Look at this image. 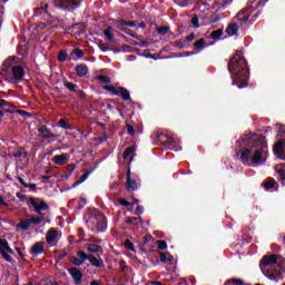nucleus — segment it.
Returning a JSON list of instances; mask_svg holds the SVG:
<instances>
[{
    "label": "nucleus",
    "instance_id": "nucleus-63",
    "mask_svg": "<svg viewBox=\"0 0 285 285\" xmlns=\"http://www.w3.org/2000/svg\"><path fill=\"white\" fill-rule=\"evenodd\" d=\"M3 117V112L0 110V119Z\"/></svg>",
    "mask_w": 285,
    "mask_h": 285
},
{
    "label": "nucleus",
    "instance_id": "nucleus-55",
    "mask_svg": "<svg viewBox=\"0 0 285 285\" xmlns=\"http://www.w3.org/2000/svg\"><path fill=\"white\" fill-rule=\"evenodd\" d=\"M193 39H195V36H188L187 37V41H193Z\"/></svg>",
    "mask_w": 285,
    "mask_h": 285
},
{
    "label": "nucleus",
    "instance_id": "nucleus-14",
    "mask_svg": "<svg viewBox=\"0 0 285 285\" xmlns=\"http://www.w3.org/2000/svg\"><path fill=\"white\" fill-rule=\"evenodd\" d=\"M238 31L239 26H237V22L230 23L226 29V32L229 37H235V35H237Z\"/></svg>",
    "mask_w": 285,
    "mask_h": 285
},
{
    "label": "nucleus",
    "instance_id": "nucleus-23",
    "mask_svg": "<svg viewBox=\"0 0 285 285\" xmlns=\"http://www.w3.org/2000/svg\"><path fill=\"white\" fill-rule=\"evenodd\" d=\"M194 48L197 50H204L206 48V40L204 38H200L196 42H194Z\"/></svg>",
    "mask_w": 285,
    "mask_h": 285
},
{
    "label": "nucleus",
    "instance_id": "nucleus-42",
    "mask_svg": "<svg viewBox=\"0 0 285 285\" xmlns=\"http://www.w3.org/2000/svg\"><path fill=\"white\" fill-rule=\"evenodd\" d=\"M97 79L98 81H102V83H110V78L107 76H98Z\"/></svg>",
    "mask_w": 285,
    "mask_h": 285
},
{
    "label": "nucleus",
    "instance_id": "nucleus-22",
    "mask_svg": "<svg viewBox=\"0 0 285 285\" xmlns=\"http://www.w3.org/2000/svg\"><path fill=\"white\" fill-rule=\"evenodd\" d=\"M118 97H121L125 101H130V92L124 87H120Z\"/></svg>",
    "mask_w": 285,
    "mask_h": 285
},
{
    "label": "nucleus",
    "instance_id": "nucleus-39",
    "mask_svg": "<svg viewBox=\"0 0 285 285\" xmlns=\"http://www.w3.org/2000/svg\"><path fill=\"white\" fill-rule=\"evenodd\" d=\"M88 177H90V171L85 173L80 179L77 181V184H83V181H86V179H88Z\"/></svg>",
    "mask_w": 285,
    "mask_h": 285
},
{
    "label": "nucleus",
    "instance_id": "nucleus-62",
    "mask_svg": "<svg viewBox=\"0 0 285 285\" xmlns=\"http://www.w3.org/2000/svg\"><path fill=\"white\" fill-rule=\"evenodd\" d=\"M1 3H8V0H0Z\"/></svg>",
    "mask_w": 285,
    "mask_h": 285
},
{
    "label": "nucleus",
    "instance_id": "nucleus-49",
    "mask_svg": "<svg viewBox=\"0 0 285 285\" xmlns=\"http://www.w3.org/2000/svg\"><path fill=\"white\" fill-rule=\"evenodd\" d=\"M0 206H8V203L0 196Z\"/></svg>",
    "mask_w": 285,
    "mask_h": 285
},
{
    "label": "nucleus",
    "instance_id": "nucleus-15",
    "mask_svg": "<svg viewBox=\"0 0 285 285\" xmlns=\"http://www.w3.org/2000/svg\"><path fill=\"white\" fill-rule=\"evenodd\" d=\"M99 222H100V224L97 225V229L100 230L101 233H104L106 230V228H108V220L106 219V216L100 215Z\"/></svg>",
    "mask_w": 285,
    "mask_h": 285
},
{
    "label": "nucleus",
    "instance_id": "nucleus-45",
    "mask_svg": "<svg viewBox=\"0 0 285 285\" xmlns=\"http://www.w3.org/2000/svg\"><path fill=\"white\" fill-rule=\"evenodd\" d=\"M47 26H50V23L41 22L36 26V30H43Z\"/></svg>",
    "mask_w": 285,
    "mask_h": 285
},
{
    "label": "nucleus",
    "instance_id": "nucleus-61",
    "mask_svg": "<svg viewBox=\"0 0 285 285\" xmlns=\"http://www.w3.org/2000/svg\"><path fill=\"white\" fill-rule=\"evenodd\" d=\"M153 284L154 285H161V283H159V282H154Z\"/></svg>",
    "mask_w": 285,
    "mask_h": 285
},
{
    "label": "nucleus",
    "instance_id": "nucleus-26",
    "mask_svg": "<svg viewBox=\"0 0 285 285\" xmlns=\"http://www.w3.org/2000/svg\"><path fill=\"white\" fill-rule=\"evenodd\" d=\"M89 262H90L91 266H96V268H101V262H99V259H97V257L89 256Z\"/></svg>",
    "mask_w": 285,
    "mask_h": 285
},
{
    "label": "nucleus",
    "instance_id": "nucleus-18",
    "mask_svg": "<svg viewBox=\"0 0 285 285\" xmlns=\"http://www.w3.org/2000/svg\"><path fill=\"white\" fill-rule=\"evenodd\" d=\"M39 132H40L41 137H43V139L55 138V135L52 132H50L49 129L46 127L39 128Z\"/></svg>",
    "mask_w": 285,
    "mask_h": 285
},
{
    "label": "nucleus",
    "instance_id": "nucleus-19",
    "mask_svg": "<svg viewBox=\"0 0 285 285\" xmlns=\"http://www.w3.org/2000/svg\"><path fill=\"white\" fill-rule=\"evenodd\" d=\"M43 219H45L43 214H38L37 217L29 218V222H30L31 226H39V224H41V222H43Z\"/></svg>",
    "mask_w": 285,
    "mask_h": 285
},
{
    "label": "nucleus",
    "instance_id": "nucleus-40",
    "mask_svg": "<svg viewBox=\"0 0 285 285\" xmlns=\"http://www.w3.org/2000/svg\"><path fill=\"white\" fill-rule=\"evenodd\" d=\"M68 57V53L66 51H60L58 55L59 61H66V58Z\"/></svg>",
    "mask_w": 285,
    "mask_h": 285
},
{
    "label": "nucleus",
    "instance_id": "nucleus-60",
    "mask_svg": "<svg viewBox=\"0 0 285 285\" xmlns=\"http://www.w3.org/2000/svg\"><path fill=\"white\" fill-rule=\"evenodd\" d=\"M141 207H137V213H142Z\"/></svg>",
    "mask_w": 285,
    "mask_h": 285
},
{
    "label": "nucleus",
    "instance_id": "nucleus-33",
    "mask_svg": "<svg viewBox=\"0 0 285 285\" xmlns=\"http://www.w3.org/2000/svg\"><path fill=\"white\" fill-rule=\"evenodd\" d=\"M170 27H159L157 29L158 35H168Z\"/></svg>",
    "mask_w": 285,
    "mask_h": 285
},
{
    "label": "nucleus",
    "instance_id": "nucleus-56",
    "mask_svg": "<svg viewBox=\"0 0 285 285\" xmlns=\"http://www.w3.org/2000/svg\"><path fill=\"white\" fill-rule=\"evenodd\" d=\"M217 21H219V16H217V17L213 20V23H217Z\"/></svg>",
    "mask_w": 285,
    "mask_h": 285
},
{
    "label": "nucleus",
    "instance_id": "nucleus-36",
    "mask_svg": "<svg viewBox=\"0 0 285 285\" xmlns=\"http://www.w3.org/2000/svg\"><path fill=\"white\" fill-rule=\"evenodd\" d=\"M59 126H60V128H63L65 130H70V126L68 125V122H66L65 119L59 120Z\"/></svg>",
    "mask_w": 285,
    "mask_h": 285
},
{
    "label": "nucleus",
    "instance_id": "nucleus-13",
    "mask_svg": "<svg viewBox=\"0 0 285 285\" xmlns=\"http://www.w3.org/2000/svg\"><path fill=\"white\" fill-rule=\"evenodd\" d=\"M53 164H56V166H63V164L68 163V156L67 155H56L53 156L52 159Z\"/></svg>",
    "mask_w": 285,
    "mask_h": 285
},
{
    "label": "nucleus",
    "instance_id": "nucleus-31",
    "mask_svg": "<svg viewBox=\"0 0 285 285\" xmlns=\"http://www.w3.org/2000/svg\"><path fill=\"white\" fill-rule=\"evenodd\" d=\"M265 188L266 190H271V188H273L275 186V179L271 178L265 183Z\"/></svg>",
    "mask_w": 285,
    "mask_h": 285
},
{
    "label": "nucleus",
    "instance_id": "nucleus-20",
    "mask_svg": "<svg viewBox=\"0 0 285 285\" xmlns=\"http://www.w3.org/2000/svg\"><path fill=\"white\" fill-rule=\"evenodd\" d=\"M160 262H163V264H173V255L169 253H160Z\"/></svg>",
    "mask_w": 285,
    "mask_h": 285
},
{
    "label": "nucleus",
    "instance_id": "nucleus-6",
    "mask_svg": "<svg viewBox=\"0 0 285 285\" xmlns=\"http://www.w3.org/2000/svg\"><path fill=\"white\" fill-rule=\"evenodd\" d=\"M58 8H65L66 10H75L81 4V0H53Z\"/></svg>",
    "mask_w": 285,
    "mask_h": 285
},
{
    "label": "nucleus",
    "instance_id": "nucleus-54",
    "mask_svg": "<svg viewBox=\"0 0 285 285\" xmlns=\"http://www.w3.org/2000/svg\"><path fill=\"white\" fill-rule=\"evenodd\" d=\"M18 181H20V184H22V186H28V185H26V181H23V178H18Z\"/></svg>",
    "mask_w": 285,
    "mask_h": 285
},
{
    "label": "nucleus",
    "instance_id": "nucleus-51",
    "mask_svg": "<svg viewBox=\"0 0 285 285\" xmlns=\"http://www.w3.org/2000/svg\"><path fill=\"white\" fill-rule=\"evenodd\" d=\"M17 253L18 255L23 259V257H26V255H23V253L21 252L20 248H17Z\"/></svg>",
    "mask_w": 285,
    "mask_h": 285
},
{
    "label": "nucleus",
    "instance_id": "nucleus-7",
    "mask_svg": "<svg viewBox=\"0 0 285 285\" xmlns=\"http://www.w3.org/2000/svg\"><path fill=\"white\" fill-rule=\"evenodd\" d=\"M28 206H31L38 215H41V210H48V204L39 198H30Z\"/></svg>",
    "mask_w": 285,
    "mask_h": 285
},
{
    "label": "nucleus",
    "instance_id": "nucleus-43",
    "mask_svg": "<svg viewBox=\"0 0 285 285\" xmlns=\"http://www.w3.org/2000/svg\"><path fill=\"white\" fill-rule=\"evenodd\" d=\"M73 55H76V57H77L78 59H81V57H83V50H81V49H75V50H73Z\"/></svg>",
    "mask_w": 285,
    "mask_h": 285
},
{
    "label": "nucleus",
    "instance_id": "nucleus-53",
    "mask_svg": "<svg viewBox=\"0 0 285 285\" xmlns=\"http://www.w3.org/2000/svg\"><path fill=\"white\" fill-rule=\"evenodd\" d=\"M90 285H101V282H99V281H92V282L90 283Z\"/></svg>",
    "mask_w": 285,
    "mask_h": 285
},
{
    "label": "nucleus",
    "instance_id": "nucleus-3",
    "mask_svg": "<svg viewBox=\"0 0 285 285\" xmlns=\"http://www.w3.org/2000/svg\"><path fill=\"white\" fill-rule=\"evenodd\" d=\"M262 273L269 279L282 277L285 273V267L279 268V257L275 254L266 255L261 262Z\"/></svg>",
    "mask_w": 285,
    "mask_h": 285
},
{
    "label": "nucleus",
    "instance_id": "nucleus-16",
    "mask_svg": "<svg viewBox=\"0 0 285 285\" xmlns=\"http://www.w3.org/2000/svg\"><path fill=\"white\" fill-rule=\"evenodd\" d=\"M76 72H77L78 77H86V75H88V66H86V65L77 66Z\"/></svg>",
    "mask_w": 285,
    "mask_h": 285
},
{
    "label": "nucleus",
    "instance_id": "nucleus-50",
    "mask_svg": "<svg viewBox=\"0 0 285 285\" xmlns=\"http://www.w3.org/2000/svg\"><path fill=\"white\" fill-rule=\"evenodd\" d=\"M8 105V101L0 99V106L1 108L6 107Z\"/></svg>",
    "mask_w": 285,
    "mask_h": 285
},
{
    "label": "nucleus",
    "instance_id": "nucleus-11",
    "mask_svg": "<svg viewBox=\"0 0 285 285\" xmlns=\"http://www.w3.org/2000/svg\"><path fill=\"white\" fill-rule=\"evenodd\" d=\"M59 239V232L55 228H51L47 232V244H55Z\"/></svg>",
    "mask_w": 285,
    "mask_h": 285
},
{
    "label": "nucleus",
    "instance_id": "nucleus-46",
    "mask_svg": "<svg viewBox=\"0 0 285 285\" xmlns=\"http://www.w3.org/2000/svg\"><path fill=\"white\" fill-rule=\"evenodd\" d=\"M40 10H41L42 12H46V10H48V3H43V4H41L40 8L37 9L38 12H40Z\"/></svg>",
    "mask_w": 285,
    "mask_h": 285
},
{
    "label": "nucleus",
    "instance_id": "nucleus-64",
    "mask_svg": "<svg viewBox=\"0 0 285 285\" xmlns=\"http://www.w3.org/2000/svg\"><path fill=\"white\" fill-rule=\"evenodd\" d=\"M76 186H79V184H77V181L73 184V188H76Z\"/></svg>",
    "mask_w": 285,
    "mask_h": 285
},
{
    "label": "nucleus",
    "instance_id": "nucleus-5",
    "mask_svg": "<svg viewBox=\"0 0 285 285\" xmlns=\"http://www.w3.org/2000/svg\"><path fill=\"white\" fill-rule=\"evenodd\" d=\"M0 255L3 257L6 262L12 264V255H14V250L8 244V240L0 238Z\"/></svg>",
    "mask_w": 285,
    "mask_h": 285
},
{
    "label": "nucleus",
    "instance_id": "nucleus-12",
    "mask_svg": "<svg viewBox=\"0 0 285 285\" xmlns=\"http://www.w3.org/2000/svg\"><path fill=\"white\" fill-rule=\"evenodd\" d=\"M45 246H46V243L43 242L36 243L31 247V255H41L43 253Z\"/></svg>",
    "mask_w": 285,
    "mask_h": 285
},
{
    "label": "nucleus",
    "instance_id": "nucleus-9",
    "mask_svg": "<svg viewBox=\"0 0 285 285\" xmlns=\"http://www.w3.org/2000/svg\"><path fill=\"white\" fill-rule=\"evenodd\" d=\"M274 153L278 159H283L285 161V142H276L274 145Z\"/></svg>",
    "mask_w": 285,
    "mask_h": 285
},
{
    "label": "nucleus",
    "instance_id": "nucleus-48",
    "mask_svg": "<svg viewBox=\"0 0 285 285\" xmlns=\"http://www.w3.org/2000/svg\"><path fill=\"white\" fill-rule=\"evenodd\" d=\"M119 204L121 206H130V203H128V200H126V199H119Z\"/></svg>",
    "mask_w": 285,
    "mask_h": 285
},
{
    "label": "nucleus",
    "instance_id": "nucleus-25",
    "mask_svg": "<svg viewBox=\"0 0 285 285\" xmlns=\"http://www.w3.org/2000/svg\"><path fill=\"white\" fill-rule=\"evenodd\" d=\"M105 90H108L112 95L119 96V90H121V87H115V86H105Z\"/></svg>",
    "mask_w": 285,
    "mask_h": 285
},
{
    "label": "nucleus",
    "instance_id": "nucleus-1",
    "mask_svg": "<svg viewBox=\"0 0 285 285\" xmlns=\"http://www.w3.org/2000/svg\"><path fill=\"white\" fill-rule=\"evenodd\" d=\"M228 70L234 86H238V88H246L248 86V65L240 51H237L229 60Z\"/></svg>",
    "mask_w": 285,
    "mask_h": 285
},
{
    "label": "nucleus",
    "instance_id": "nucleus-34",
    "mask_svg": "<svg viewBox=\"0 0 285 285\" xmlns=\"http://www.w3.org/2000/svg\"><path fill=\"white\" fill-rule=\"evenodd\" d=\"M157 246H158L159 250H166L168 248L166 240H158Z\"/></svg>",
    "mask_w": 285,
    "mask_h": 285
},
{
    "label": "nucleus",
    "instance_id": "nucleus-41",
    "mask_svg": "<svg viewBox=\"0 0 285 285\" xmlns=\"http://www.w3.org/2000/svg\"><path fill=\"white\" fill-rule=\"evenodd\" d=\"M65 87H67L70 92H75V88H77V86L72 82H65Z\"/></svg>",
    "mask_w": 285,
    "mask_h": 285
},
{
    "label": "nucleus",
    "instance_id": "nucleus-58",
    "mask_svg": "<svg viewBox=\"0 0 285 285\" xmlns=\"http://www.w3.org/2000/svg\"><path fill=\"white\" fill-rule=\"evenodd\" d=\"M20 115H28V112L23 111V110H20L19 111Z\"/></svg>",
    "mask_w": 285,
    "mask_h": 285
},
{
    "label": "nucleus",
    "instance_id": "nucleus-30",
    "mask_svg": "<svg viewBox=\"0 0 285 285\" xmlns=\"http://www.w3.org/2000/svg\"><path fill=\"white\" fill-rule=\"evenodd\" d=\"M105 37H107V39L109 41H112V27H108L105 32H104Z\"/></svg>",
    "mask_w": 285,
    "mask_h": 285
},
{
    "label": "nucleus",
    "instance_id": "nucleus-8",
    "mask_svg": "<svg viewBox=\"0 0 285 285\" xmlns=\"http://www.w3.org/2000/svg\"><path fill=\"white\" fill-rule=\"evenodd\" d=\"M137 188H139V180L137 179V177H132L130 174V169H128L126 189L128 190V193H135Z\"/></svg>",
    "mask_w": 285,
    "mask_h": 285
},
{
    "label": "nucleus",
    "instance_id": "nucleus-59",
    "mask_svg": "<svg viewBox=\"0 0 285 285\" xmlns=\"http://www.w3.org/2000/svg\"><path fill=\"white\" fill-rule=\"evenodd\" d=\"M80 204H86L85 198H80Z\"/></svg>",
    "mask_w": 285,
    "mask_h": 285
},
{
    "label": "nucleus",
    "instance_id": "nucleus-52",
    "mask_svg": "<svg viewBox=\"0 0 285 285\" xmlns=\"http://www.w3.org/2000/svg\"><path fill=\"white\" fill-rule=\"evenodd\" d=\"M126 26H129V28H135L136 23L131 21V22H127Z\"/></svg>",
    "mask_w": 285,
    "mask_h": 285
},
{
    "label": "nucleus",
    "instance_id": "nucleus-24",
    "mask_svg": "<svg viewBox=\"0 0 285 285\" xmlns=\"http://www.w3.org/2000/svg\"><path fill=\"white\" fill-rule=\"evenodd\" d=\"M87 250L89 253H101L102 248H101V246H99L97 244H89L87 247Z\"/></svg>",
    "mask_w": 285,
    "mask_h": 285
},
{
    "label": "nucleus",
    "instance_id": "nucleus-47",
    "mask_svg": "<svg viewBox=\"0 0 285 285\" xmlns=\"http://www.w3.org/2000/svg\"><path fill=\"white\" fill-rule=\"evenodd\" d=\"M127 132H128V135H135V128H132V126L128 125Z\"/></svg>",
    "mask_w": 285,
    "mask_h": 285
},
{
    "label": "nucleus",
    "instance_id": "nucleus-35",
    "mask_svg": "<svg viewBox=\"0 0 285 285\" xmlns=\"http://www.w3.org/2000/svg\"><path fill=\"white\" fill-rule=\"evenodd\" d=\"M277 175H278V179H281V181L285 180V166H284V168L277 170Z\"/></svg>",
    "mask_w": 285,
    "mask_h": 285
},
{
    "label": "nucleus",
    "instance_id": "nucleus-2",
    "mask_svg": "<svg viewBox=\"0 0 285 285\" xmlns=\"http://www.w3.org/2000/svg\"><path fill=\"white\" fill-rule=\"evenodd\" d=\"M268 157V146L266 145H252L246 148H244L240 151V161L245 166H250V164H254L255 166L259 164H264Z\"/></svg>",
    "mask_w": 285,
    "mask_h": 285
},
{
    "label": "nucleus",
    "instance_id": "nucleus-10",
    "mask_svg": "<svg viewBox=\"0 0 285 285\" xmlns=\"http://www.w3.org/2000/svg\"><path fill=\"white\" fill-rule=\"evenodd\" d=\"M69 274L71 275L75 284L79 285L83 282V274L77 267H72L69 269Z\"/></svg>",
    "mask_w": 285,
    "mask_h": 285
},
{
    "label": "nucleus",
    "instance_id": "nucleus-21",
    "mask_svg": "<svg viewBox=\"0 0 285 285\" xmlns=\"http://www.w3.org/2000/svg\"><path fill=\"white\" fill-rule=\"evenodd\" d=\"M32 226L30 224V218L20 220V223L17 225V228H20V230H28Z\"/></svg>",
    "mask_w": 285,
    "mask_h": 285
},
{
    "label": "nucleus",
    "instance_id": "nucleus-17",
    "mask_svg": "<svg viewBox=\"0 0 285 285\" xmlns=\"http://www.w3.org/2000/svg\"><path fill=\"white\" fill-rule=\"evenodd\" d=\"M236 20L240 21V23H247L248 22V13H246V10H242L237 13Z\"/></svg>",
    "mask_w": 285,
    "mask_h": 285
},
{
    "label": "nucleus",
    "instance_id": "nucleus-27",
    "mask_svg": "<svg viewBox=\"0 0 285 285\" xmlns=\"http://www.w3.org/2000/svg\"><path fill=\"white\" fill-rule=\"evenodd\" d=\"M135 153V147H128L122 154V159H128Z\"/></svg>",
    "mask_w": 285,
    "mask_h": 285
},
{
    "label": "nucleus",
    "instance_id": "nucleus-32",
    "mask_svg": "<svg viewBox=\"0 0 285 285\" xmlns=\"http://www.w3.org/2000/svg\"><path fill=\"white\" fill-rule=\"evenodd\" d=\"M70 262H72L75 266H83V261L81 258L71 257Z\"/></svg>",
    "mask_w": 285,
    "mask_h": 285
},
{
    "label": "nucleus",
    "instance_id": "nucleus-38",
    "mask_svg": "<svg viewBox=\"0 0 285 285\" xmlns=\"http://www.w3.org/2000/svg\"><path fill=\"white\" fill-rule=\"evenodd\" d=\"M125 248H127V250H131L132 253H135V245H132L130 240L125 242Z\"/></svg>",
    "mask_w": 285,
    "mask_h": 285
},
{
    "label": "nucleus",
    "instance_id": "nucleus-28",
    "mask_svg": "<svg viewBox=\"0 0 285 285\" xmlns=\"http://www.w3.org/2000/svg\"><path fill=\"white\" fill-rule=\"evenodd\" d=\"M230 284L244 285V281H242L239 278H232V279L227 281L225 285H230Z\"/></svg>",
    "mask_w": 285,
    "mask_h": 285
},
{
    "label": "nucleus",
    "instance_id": "nucleus-44",
    "mask_svg": "<svg viewBox=\"0 0 285 285\" xmlns=\"http://www.w3.org/2000/svg\"><path fill=\"white\" fill-rule=\"evenodd\" d=\"M191 23H193L194 28H199V18L194 17L191 19Z\"/></svg>",
    "mask_w": 285,
    "mask_h": 285
},
{
    "label": "nucleus",
    "instance_id": "nucleus-4",
    "mask_svg": "<svg viewBox=\"0 0 285 285\" xmlns=\"http://www.w3.org/2000/svg\"><path fill=\"white\" fill-rule=\"evenodd\" d=\"M3 77L9 81H21L23 79V75L26 71L20 66H14V58H9L2 65V72Z\"/></svg>",
    "mask_w": 285,
    "mask_h": 285
},
{
    "label": "nucleus",
    "instance_id": "nucleus-29",
    "mask_svg": "<svg viewBox=\"0 0 285 285\" xmlns=\"http://www.w3.org/2000/svg\"><path fill=\"white\" fill-rule=\"evenodd\" d=\"M224 35V31L222 29L214 30L210 35L212 39H219Z\"/></svg>",
    "mask_w": 285,
    "mask_h": 285
},
{
    "label": "nucleus",
    "instance_id": "nucleus-37",
    "mask_svg": "<svg viewBox=\"0 0 285 285\" xmlns=\"http://www.w3.org/2000/svg\"><path fill=\"white\" fill-rule=\"evenodd\" d=\"M78 257H79V259H82L83 262L86 259H90V256H88L83 250L78 252Z\"/></svg>",
    "mask_w": 285,
    "mask_h": 285
},
{
    "label": "nucleus",
    "instance_id": "nucleus-57",
    "mask_svg": "<svg viewBox=\"0 0 285 285\" xmlns=\"http://www.w3.org/2000/svg\"><path fill=\"white\" fill-rule=\"evenodd\" d=\"M139 27L140 28H146V23L145 22H140Z\"/></svg>",
    "mask_w": 285,
    "mask_h": 285
}]
</instances>
